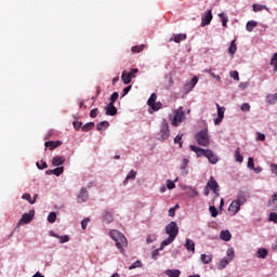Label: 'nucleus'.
Masks as SVG:
<instances>
[{
    "label": "nucleus",
    "mask_w": 277,
    "mask_h": 277,
    "mask_svg": "<svg viewBox=\"0 0 277 277\" xmlns=\"http://www.w3.org/2000/svg\"><path fill=\"white\" fill-rule=\"evenodd\" d=\"M228 53H229V55H235V53H237V44L235 43V40H233L232 42H230V45H229V48H228Z\"/></svg>",
    "instance_id": "7c9ffc66"
},
{
    "label": "nucleus",
    "mask_w": 277,
    "mask_h": 277,
    "mask_svg": "<svg viewBox=\"0 0 277 277\" xmlns=\"http://www.w3.org/2000/svg\"><path fill=\"white\" fill-rule=\"evenodd\" d=\"M241 111H250V104L243 103L240 107Z\"/></svg>",
    "instance_id": "bf43d9fd"
},
{
    "label": "nucleus",
    "mask_w": 277,
    "mask_h": 277,
    "mask_svg": "<svg viewBox=\"0 0 277 277\" xmlns=\"http://www.w3.org/2000/svg\"><path fill=\"white\" fill-rule=\"evenodd\" d=\"M136 267H142V261H135L132 265H130L129 269H136Z\"/></svg>",
    "instance_id": "3c124183"
},
{
    "label": "nucleus",
    "mask_w": 277,
    "mask_h": 277,
    "mask_svg": "<svg viewBox=\"0 0 277 277\" xmlns=\"http://www.w3.org/2000/svg\"><path fill=\"white\" fill-rule=\"evenodd\" d=\"M209 211L212 217H217V208H215V206H210Z\"/></svg>",
    "instance_id": "49530a36"
},
{
    "label": "nucleus",
    "mask_w": 277,
    "mask_h": 277,
    "mask_svg": "<svg viewBox=\"0 0 277 277\" xmlns=\"http://www.w3.org/2000/svg\"><path fill=\"white\" fill-rule=\"evenodd\" d=\"M253 12H263V10H266V12H269V8H267V5H263V4H253Z\"/></svg>",
    "instance_id": "bb28decb"
},
{
    "label": "nucleus",
    "mask_w": 277,
    "mask_h": 277,
    "mask_svg": "<svg viewBox=\"0 0 277 277\" xmlns=\"http://www.w3.org/2000/svg\"><path fill=\"white\" fill-rule=\"evenodd\" d=\"M55 220H57V214L55 212H51L48 215V222H50V224H54Z\"/></svg>",
    "instance_id": "a19ab883"
},
{
    "label": "nucleus",
    "mask_w": 277,
    "mask_h": 277,
    "mask_svg": "<svg viewBox=\"0 0 277 277\" xmlns=\"http://www.w3.org/2000/svg\"><path fill=\"white\" fill-rule=\"evenodd\" d=\"M166 275L169 277H181V271L179 269H167Z\"/></svg>",
    "instance_id": "393cba45"
},
{
    "label": "nucleus",
    "mask_w": 277,
    "mask_h": 277,
    "mask_svg": "<svg viewBox=\"0 0 277 277\" xmlns=\"http://www.w3.org/2000/svg\"><path fill=\"white\" fill-rule=\"evenodd\" d=\"M267 249H259L258 250V259H267Z\"/></svg>",
    "instance_id": "473e14b6"
},
{
    "label": "nucleus",
    "mask_w": 277,
    "mask_h": 277,
    "mask_svg": "<svg viewBox=\"0 0 277 277\" xmlns=\"http://www.w3.org/2000/svg\"><path fill=\"white\" fill-rule=\"evenodd\" d=\"M206 72H209V75L213 77V79H216V81H222V77L215 75L213 71H211V69H207Z\"/></svg>",
    "instance_id": "8fccbe9b"
},
{
    "label": "nucleus",
    "mask_w": 277,
    "mask_h": 277,
    "mask_svg": "<svg viewBox=\"0 0 277 277\" xmlns=\"http://www.w3.org/2000/svg\"><path fill=\"white\" fill-rule=\"evenodd\" d=\"M51 236L60 239V243H68V241H70V236L68 235L60 236L58 234L51 232Z\"/></svg>",
    "instance_id": "a211bd4d"
},
{
    "label": "nucleus",
    "mask_w": 277,
    "mask_h": 277,
    "mask_svg": "<svg viewBox=\"0 0 277 277\" xmlns=\"http://www.w3.org/2000/svg\"><path fill=\"white\" fill-rule=\"evenodd\" d=\"M206 187H208L213 192V194H215V198L220 197V184H217L215 177L211 176Z\"/></svg>",
    "instance_id": "0eeeda50"
},
{
    "label": "nucleus",
    "mask_w": 277,
    "mask_h": 277,
    "mask_svg": "<svg viewBox=\"0 0 277 277\" xmlns=\"http://www.w3.org/2000/svg\"><path fill=\"white\" fill-rule=\"evenodd\" d=\"M200 259H201V263H203V265H209V263H211V261H213V255L201 254Z\"/></svg>",
    "instance_id": "cd10ccee"
},
{
    "label": "nucleus",
    "mask_w": 277,
    "mask_h": 277,
    "mask_svg": "<svg viewBox=\"0 0 277 277\" xmlns=\"http://www.w3.org/2000/svg\"><path fill=\"white\" fill-rule=\"evenodd\" d=\"M196 83H198V77L192 78L189 82H186L185 88H189V90H194L196 88Z\"/></svg>",
    "instance_id": "c85d7f7f"
},
{
    "label": "nucleus",
    "mask_w": 277,
    "mask_h": 277,
    "mask_svg": "<svg viewBox=\"0 0 277 277\" xmlns=\"http://www.w3.org/2000/svg\"><path fill=\"white\" fill-rule=\"evenodd\" d=\"M185 248L188 250V252H196V242L194 240L187 238L185 242Z\"/></svg>",
    "instance_id": "f3484780"
},
{
    "label": "nucleus",
    "mask_w": 277,
    "mask_h": 277,
    "mask_svg": "<svg viewBox=\"0 0 277 277\" xmlns=\"http://www.w3.org/2000/svg\"><path fill=\"white\" fill-rule=\"evenodd\" d=\"M137 72H140V69H137V68H133L129 72H127V70H124L121 75V80L124 83V85H129V83H131L132 79H135V75H137Z\"/></svg>",
    "instance_id": "423d86ee"
},
{
    "label": "nucleus",
    "mask_w": 277,
    "mask_h": 277,
    "mask_svg": "<svg viewBox=\"0 0 277 277\" xmlns=\"http://www.w3.org/2000/svg\"><path fill=\"white\" fill-rule=\"evenodd\" d=\"M190 150H193V153H196L197 157H208L209 151L211 149H202L200 147H196V145H190L189 146Z\"/></svg>",
    "instance_id": "6e6552de"
},
{
    "label": "nucleus",
    "mask_w": 277,
    "mask_h": 277,
    "mask_svg": "<svg viewBox=\"0 0 277 277\" xmlns=\"http://www.w3.org/2000/svg\"><path fill=\"white\" fill-rule=\"evenodd\" d=\"M110 237L114 239V241H116L118 250H122V247H127V237H124L122 233L113 229L110 230Z\"/></svg>",
    "instance_id": "f03ea898"
},
{
    "label": "nucleus",
    "mask_w": 277,
    "mask_h": 277,
    "mask_svg": "<svg viewBox=\"0 0 277 277\" xmlns=\"http://www.w3.org/2000/svg\"><path fill=\"white\" fill-rule=\"evenodd\" d=\"M217 109V118L214 119V124H220L224 120V113L226 111V108L220 106V104H216Z\"/></svg>",
    "instance_id": "9b49d317"
},
{
    "label": "nucleus",
    "mask_w": 277,
    "mask_h": 277,
    "mask_svg": "<svg viewBox=\"0 0 277 277\" xmlns=\"http://www.w3.org/2000/svg\"><path fill=\"white\" fill-rule=\"evenodd\" d=\"M98 116V108H94L90 111V118H96Z\"/></svg>",
    "instance_id": "680f3d73"
},
{
    "label": "nucleus",
    "mask_w": 277,
    "mask_h": 277,
    "mask_svg": "<svg viewBox=\"0 0 277 277\" xmlns=\"http://www.w3.org/2000/svg\"><path fill=\"white\" fill-rule=\"evenodd\" d=\"M268 220H269V222H274V224H277V213L271 212Z\"/></svg>",
    "instance_id": "09e8293b"
},
{
    "label": "nucleus",
    "mask_w": 277,
    "mask_h": 277,
    "mask_svg": "<svg viewBox=\"0 0 277 277\" xmlns=\"http://www.w3.org/2000/svg\"><path fill=\"white\" fill-rule=\"evenodd\" d=\"M90 222V219H84L82 222H81V226H82V229L85 230V228H88V223Z\"/></svg>",
    "instance_id": "69168bd1"
},
{
    "label": "nucleus",
    "mask_w": 277,
    "mask_h": 277,
    "mask_svg": "<svg viewBox=\"0 0 277 277\" xmlns=\"http://www.w3.org/2000/svg\"><path fill=\"white\" fill-rule=\"evenodd\" d=\"M183 134H177L175 137H174V144H179L180 145V148H183Z\"/></svg>",
    "instance_id": "58836bf2"
},
{
    "label": "nucleus",
    "mask_w": 277,
    "mask_h": 277,
    "mask_svg": "<svg viewBox=\"0 0 277 277\" xmlns=\"http://www.w3.org/2000/svg\"><path fill=\"white\" fill-rule=\"evenodd\" d=\"M271 66H274V72H277V52L271 58Z\"/></svg>",
    "instance_id": "e433bc0d"
},
{
    "label": "nucleus",
    "mask_w": 277,
    "mask_h": 277,
    "mask_svg": "<svg viewBox=\"0 0 277 277\" xmlns=\"http://www.w3.org/2000/svg\"><path fill=\"white\" fill-rule=\"evenodd\" d=\"M22 198H23V200H28L29 201V203L30 205H36V200H32L31 199V195L30 194H24L23 196H22Z\"/></svg>",
    "instance_id": "37998d69"
},
{
    "label": "nucleus",
    "mask_w": 277,
    "mask_h": 277,
    "mask_svg": "<svg viewBox=\"0 0 277 277\" xmlns=\"http://www.w3.org/2000/svg\"><path fill=\"white\" fill-rule=\"evenodd\" d=\"M258 25L259 23H256L255 21H249L246 25V29L249 32L254 31V28L258 27Z\"/></svg>",
    "instance_id": "a878e982"
},
{
    "label": "nucleus",
    "mask_w": 277,
    "mask_h": 277,
    "mask_svg": "<svg viewBox=\"0 0 277 277\" xmlns=\"http://www.w3.org/2000/svg\"><path fill=\"white\" fill-rule=\"evenodd\" d=\"M176 209H179V205H176L175 208H171L169 210V213H168L169 217H174V213H175Z\"/></svg>",
    "instance_id": "052dcab7"
},
{
    "label": "nucleus",
    "mask_w": 277,
    "mask_h": 277,
    "mask_svg": "<svg viewBox=\"0 0 277 277\" xmlns=\"http://www.w3.org/2000/svg\"><path fill=\"white\" fill-rule=\"evenodd\" d=\"M170 137V126L168 124V120L163 119L160 127V133L158 134V140L160 142H164Z\"/></svg>",
    "instance_id": "39448f33"
},
{
    "label": "nucleus",
    "mask_w": 277,
    "mask_h": 277,
    "mask_svg": "<svg viewBox=\"0 0 277 277\" xmlns=\"http://www.w3.org/2000/svg\"><path fill=\"white\" fill-rule=\"evenodd\" d=\"M220 237L223 241H230L233 235L230 234L229 230H222Z\"/></svg>",
    "instance_id": "4be33fe9"
},
{
    "label": "nucleus",
    "mask_w": 277,
    "mask_h": 277,
    "mask_svg": "<svg viewBox=\"0 0 277 277\" xmlns=\"http://www.w3.org/2000/svg\"><path fill=\"white\" fill-rule=\"evenodd\" d=\"M107 127H109V121H102L96 124L98 131H103V129H107Z\"/></svg>",
    "instance_id": "72a5a7b5"
},
{
    "label": "nucleus",
    "mask_w": 277,
    "mask_h": 277,
    "mask_svg": "<svg viewBox=\"0 0 277 277\" xmlns=\"http://www.w3.org/2000/svg\"><path fill=\"white\" fill-rule=\"evenodd\" d=\"M103 220L107 224H111V222H114V214H111V212L105 211L103 214Z\"/></svg>",
    "instance_id": "b1692460"
},
{
    "label": "nucleus",
    "mask_w": 277,
    "mask_h": 277,
    "mask_svg": "<svg viewBox=\"0 0 277 277\" xmlns=\"http://www.w3.org/2000/svg\"><path fill=\"white\" fill-rule=\"evenodd\" d=\"M196 196H198V190H196V188H193V189L190 190L189 197H190V198H196Z\"/></svg>",
    "instance_id": "338daca9"
},
{
    "label": "nucleus",
    "mask_w": 277,
    "mask_h": 277,
    "mask_svg": "<svg viewBox=\"0 0 277 277\" xmlns=\"http://www.w3.org/2000/svg\"><path fill=\"white\" fill-rule=\"evenodd\" d=\"M36 166H37V168H38L39 170H45V168H49V166L47 164V162H44V161H42V160H41V163H40V162H37Z\"/></svg>",
    "instance_id": "603ef678"
},
{
    "label": "nucleus",
    "mask_w": 277,
    "mask_h": 277,
    "mask_svg": "<svg viewBox=\"0 0 277 277\" xmlns=\"http://www.w3.org/2000/svg\"><path fill=\"white\" fill-rule=\"evenodd\" d=\"M229 77H232L234 81H239V71L237 70L230 71Z\"/></svg>",
    "instance_id": "de8ad7c7"
},
{
    "label": "nucleus",
    "mask_w": 277,
    "mask_h": 277,
    "mask_svg": "<svg viewBox=\"0 0 277 277\" xmlns=\"http://www.w3.org/2000/svg\"><path fill=\"white\" fill-rule=\"evenodd\" d=\"M226 255H227L228 261H233V259H235V250L234 249H227Z\"/></svg>",
    "instance_id": "79ce46f5"
},
{
    "label": "nucleus",
    "mask_w": 277,
    "mask_h": 277,
    "mask_svg": "<svg viewBox=\"0 0 277 277\" xmlns=\"http://www.w3.org/2000/svg\"><path fill=\"white\" fill-rule=\"evenodd\" d=\"M167 187L168 189H174V187H176V184H174V182H172L171 180H168Z\"/></svg>",
    "instance_id": "e2e57ef3"
},
{
    "label": "nucleus",
    "mask_w": 277,
    "mask_h": 277,
    "mask_svg": "<svg viewBox=\"0 0 277 277\" xmlns=\"http://www.w3.org/2000/svg\"><path fill=\"white\" fill-rule=\"evenodd\" d=\"M172 40H173V42H176V43L183 42V40H187V35H185V34L174 35L173 39H171L170 41L172 42Z\"/></svg>",
    "instance_id": "5701e85b"
},
{
    "label": "nucleus",
    "mask_w": 277,
    "mask_h": 277,
    "mask_svg": "<svg viewBox=\"0 0 277 277\" xmlns=\"http://www.w3.org/2000/svg\"><path fill=\"white\" fill-rule=\"evenodd\" d=\"M228 263H230V260H228V258H224L219 263V269H224V267H226V265H228Z\"/></svg>",
    "instance_id": "f704fd0d"
},
{
    "label": "nucleus",
    "mask_w": 277,
    "mask_h": 277,
    "mask_svg": "<svg viewBox=\"0 0 277 277\" xmlns=\"http://www.w3.org/2000/svg\"><path fill=\"white\" fill-rule=\"evenodd\" d=\"M106 116H116V114H118V108H116V106H114V104H107L106 108Z\"/></svg>",
    "instance_id": "2eb2a0df"
},
{
    "label": "nucleus",
    "mask_w": 277,
    "mask_h": 277,
    "mask_svg": "<svg viewBox=\"0 0 277 277\" xmlns=\"http://www.w3.org/2000/svg\"><path fill=\"white\" fill-rule=\"evenodd\" d=\"M161 251V247L159 249H156L155 251L151 252V259L157 260L159 256V252Z\"/></svg>",
    "instance_id": "13d9d810"
},
{
    "label": "nucleus",
    "mask_w": 277,
    "mask_h": 277,
    "mask_svg": "<svg viewBox=\"0 0 277 277\" xmlns=\"http://www.w3.org/2000/svg\"><path fill=\"white\" fill-rule=\"evenodd\" d=\"M164 233L166 235H169V237L161 242L160 250H163L166 246H170V243H172V241H174V239L179 237V225L176 224V222L174 221L170 222L166 226Z\"/></svg>",
    "instance_id": "f257e3e1"
},
{
    "label": "nucleus",
    "mask_w": 277,
    "mask_h": 277,
    "mask_svg": "<svg viewBox=\"0 0 277 277\" xmlns=\"http://www.w3.org/2000/svg\"><path fill=\"white\" fill-rule=\"evenodd\" d=\"M207 159L210 161V163H212L213 166H215V163H217V161H220V158L213 154V150L210 149V151H208V156Z\"/></svg>",
    "instance_id": "6ab92c4d"
},
{
    "label": "nucleus",
    "mask_w": 277,
    "mask_h": 277,
    "mask_svg": "<svg viewBox=\"0 0 277 277\" xmlns=\"http://www.w3.org/2000/svg\"><path fill=\"white\" fill-rule=\"evenodd\" d=\"M211 21H213V13L211 10H208L205 16L201 18V27H207V25H211Z\"/></svg>",
    "instance_id": "9d476101"
},
{
    "label": "nucleus",
    "mask_w": 277,
    "mask_h": 277,
    "mask_svg": "<svg viewBox=\"0 0 277 277\" xmlns=\"http://www.w3.org/2000/svg\"><path fill=\"white\" fill-rule=\"evenodd\" d=\"M65 162H66V158L63 156H55L52 159V166H54V168H60V166H64Z\"/></svg>",
    "instance_id": "ddd939ff"
},
{
    "label": "nucleus",
    "mask_w": 277,
    "mask_h": 277,
    "mask_svg": "<svg viewBox=\"0 0 277 277\" xmlns=\"http://www.w3.org/2000/svg\"><path fill=\"white\" fill-rule=\"evenodd\" d=\"M174 116L171 121L172 127H179L182 122H185V110L183 106H180L177 109L173 111Z\"/></svg>",
    "instance_id": "7ed1b4c3"
},
{
    "label": "nucleus",
    "mask_w": 277,
    "mask_h": 277,
    "mask_svg": "<svg viewBox=\"0 0 277 277\" xmlns=\"http://www.w3.org/2000/svg\"><path fill=\"white\" fill-rule=\"evenodd\" d=\"M267 103H269V105H274L275 103H277V93L276 94H268L266 97Z\"/></svg>",
    "instance_id": "2f4dec72"
},
{
    "label": "nucleus",
    "mask_w": 277,
    "mask_h": 277,
    "mask_svg": "<svg viewBox=\"0 0 277 277\" xmlns=\"http://www.w3.org/2000/svg\"><path fill=\"white\" fill-rule=\"evenodd\" d=\"M72 126H74V129H76V131H79V129H81V127H83V122H81V121H74Z\"/></svg>",
    "instance_id": "6e6d98bb"
},
{
    "label": "nucleus",
    "mask_w": 277,
    "mask_h": 277,
    "mask_svg": "<svg viewBox=\"0 0 277 277\" xmlns=\"http://www.w3.org/2000/svg\"><path fill=\"white\" fill-rule=\"evenodd\" d=\"M195 140L199 146H209V131L208 130H201L195 135Z\"/></svg>",
    "instance_id": "20e7f679"
},
{
    "label": "nucleus",
    "mask_w": 277,
    "mask_h": 277,
    "mask_svg": "<svg viewBox=\"0 0 277 277\" xmlns=\"http://www.w3.org/2000/svg\"><path fill=\"white\" fill-rule=\"evenodd\" d=\"M137 176V171L131 170L128 174L126 180L123 181V185H129V181H135V177Z\"/></svg>",
    "instance_id": "dca6fc26"
},
{
    "label": "nucleus",
    "mask_w": 277,
    "mask_h": 277,
    "mask_svg": "<svg viewBox=\"0 0 277 277\" xmlns=\"http://www.w3.org/2000/svg\"><path fill=\"white\" fill-rule=\"evenodd\" d=\"M47 174H55V176H62V174H64V167H57L53 170H48Z\"/></svg>",
    "instance_id": "412c9836"
},
{
    "label": "nucleus",
    "mask_w": 277,
    "mask_h": 277,
    "mask_svg": "<svg viewBox=\"0 0 277 277\" xmlns=\"http://www.w3.org/2000/svg\"><path fill=\"white\" fill-rule=\"evenodd\" d=\"M220 18L222 19V25L223 27H226L227 23H228V17L224 16V13L219 14Z\"/></svg>",
    "instance_id": "864d4df0"
},
{
    "label": "nucleus",
    "mask_w": 277,
    "mask_h": 277,
    "mask_svg": "<svg viewBox=\"0 0 277 277\" xmlns=\"http://www.w3.org/2000/svg\"><path fill=\"white\" fill-rule=\"evenodd\" d=\"M235 160L238 163H243V156L241 155L240 148L238 147L235 151Z\"/></svg>",
    "instance_id": "c756f323"
},
{
    "label": "nucleus",
    "mask_w": 277,
    "mask_h": 277,
    "mask_svg": "<svg viewBox=\"0 0 277 277\" xmlns=\"http://www.w3.org/2000/svg\"><path fill=\"white\" fill-rule=\"evenodd\" d=\"M271 170L273 174H277V164L276 163L271 164Z\"/></svg>",
    "instance_id": "774afa93"
},
{
    "label": "nucleus",
    "mask_w": 277,
    "mask_h": 277,
    "mask_svg": "<svg viewBox=\"0 0 277 277\" xmlns=\"http://www.w3.org/2000/svg\"><path fill=\"white\" fill-rule=\"evenodd\" d=\"M94 129V122H88L82 127V131L88 133V131H92Z\"/></svg>",
    "instance_id": "c9c22d12"
},
{
    "label": "nucleus",
    "mask_w": 277,
    "mask_h": 277,
    "mask_svg": "<svg viewBox=\"0 0 277 277\" xmlns=\"http://www.w3.org/2000/svg\"><path fill=\"white\" fill-rule=\"evenodd\" d=\"M240 209H241V206L239 201L234 200L228 207V213H230L232 215H237Z\"/></svg>",
    "instance_id": "f8f14e48"
},
{
    "label": "nucleus",
    "mask_w": 277,
    "mask_h": 277,
    "mask_svg": "<svg viewBox=\"0 0 277 277\" xmlns=\"http://www.w3.org/2000/svg\"><path fill=\"white\" fill-rule=\"evenodd\" d=\"M144 44L132 47V53H142L144 51Z\"/></svg>",
    "instance_id": "ea45409f"
},
{
    "label": "nucleus",
    "mask_w": 277,
    "mask_h": 277,
    "mask_svg": "<svg viewBox=\"0 0 277 277\" xmlns=\"http://www.w3.org/2000/svg\"><path fill=\"white\" fill-rule=\"evenodd\" d=\"M89 198L88 189L87 188H81L79 195H78V200L81 202H87Z\"/></svg>",
    "instance_id": "aec40b11"
},
{
    "label": "nucleus",
    "mask_w": 277,
    "mask_h": 277,
    "mask_svg": "<svg viewBox=\"0 0 277 277\" xmlns=\"http://www.w3.org/2000/svg\"><path fill=\"white\" fill-rule=\"evenodd\" d=\"M157 103V94L153 93L147 101V105L150 107L151 105Z\"/></svg>",
    "instance_id": "4c0bfd02"
},
{
    "label": "nucleus",
    "mask_w": 277,
    "mask_h": 277,
    "mask_svg": "<svg viewBox=\"0 0 277 277\" xmlns=\"http://www.w3.org/2000/svg\"><path fill=\"white\" fill-rule=\"evenodd\" d=\"M248 168H250V170H254V158L249 157V159H248Z\"/></svg>",
    "instance_id": "4d7b16f0"
},
{
    "label": "nucleus",
    "mask_w": 277,
    "mask_h": 277,
    "mask_svg": "<svg viewBox=\"0 0 277 277\" xmlns=\"http://www.w3.org/2000/svg\"><path fill=\"white\" fill-rule=\"evenodd\" d=\"M45 148H50V150H55L58 146H62V141H48L44 143Z\"/></svg>",
    "instance_id": "4468645a"
},
{
    "label": "nucleus",
    "mask_w": 277,
    "mask_h": 277,
    "mask_svg": "<svg viewBox=\"0 0 277 277\" xmlns=\"http://www.w3.org/2000/svg\"><path fill=\"white\" fill-rule=\"evenodd\" d=\"M154 111H159V109L162 107L161 102H156L154 105L150 106Z\"/></svg>",
    "instance_id": "5fc2aeb1"
},
{
    "label": "nucleus",
    "mask_w": 277,
    "mask_h": 277,
    "mask_svg": "<svg viewBox=\"0 0 277 277\" xmlns=\"http://www.w3.org/2000/svg\"><path fill=\"white\" fill-rule=\"evenodd\" d=\"M35 211L31 210L29 213L23 214L22 219L18 222L19 226H23L24 224H29L31 220H34Z\"/></svg>",
    "instance_id": "1a4fd4ad"
},
{
    "label": "nucleus",
    "mask_w": 277,
    "mask_h": 277,
    "mask_svg": "<svg viewBox=\"0 0 277 277\" xmlns=\"http://www.w3.org/2000/svg\"><path fill=\"white\" fill-rule=\"evenodd\" d=\"M120 95L118 94V92H114L111 95H110V98H109V103L114 105V103H116V101H118V97Z\"/></svg>",
    "instance_id": "a18cd8bd"
},
{
    "label": "nucleus",
    "mask_w": 277,
    "mask_h": 277,
    "mask_svg": "<svg viewBox=\"0 0 277 277\" xmlns=\"http://www.w3.org/2000/svg\"><path fill=\"white\" fill-rule=\"evenodd\" d=\"M235 201L238 202L239 206L241 207V206L246 205V197L243 195H239L237 197V199H235Z\"/></svg>",
    "instance_id": "c03bdc74"
},
{
    "label": "nucleus",
    "mask_w": 277,
    "mask_h": 277,
    "mask_svg": "<svg viewBox=\"0 0 277 277\" xmlns=\"http://www.w3.org/2000/svg\"><path fill=\"white\" fill-rule=\"evenodd\" d=\"M189 163V160L187 158H184L182 160V167L181 170H185V168H187V164Z\"/></svg>",
    "instance_id": "0e129e2a"
}]
</instances>
